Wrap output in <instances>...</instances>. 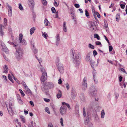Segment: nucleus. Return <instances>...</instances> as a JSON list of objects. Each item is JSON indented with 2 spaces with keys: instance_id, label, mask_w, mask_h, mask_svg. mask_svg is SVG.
<instances>
[{
  "instance_id": "obj_62",
  "label": "nucleus",
  "mask_w": 127,
  "mask_h": 127,
  "mask_svg": "<svg viewBox=\"0 0 127 127\" xmlns=\"http://www.w3.org/2000/svg\"><path fill=\"white\" fill-rule=\"evenodd\" d=\"M66 105L67 107L70 110V109H71L70 107V105L68 103H67V104H66Z\"/></svg>"
},
{
  "instance_id": "obj_21",
  "label": "nucleus",
  "mask_w": 127,
  "mask_h": 127,
  "mask_svg": "<svg viewBox=\"0 0 127 127\" xmlns=\"http://www.w3.org/2000/svg\"><path fill=\"white\" fill-rule=\"evenodd\" d=\"M62 94L61 91L60 90H59L58 93L57 94V98H59L62 96Z\"/></svg>"
},
{
  "instance_id": "obj_27",
  "label": "nucleus",
  "mask_w": 127,
  "mask_h": 127,
  "mask_svg": "<svg viewBox=\"0 0 127 127\" xmlns=\"http://www.w3.org/2000/svg\"><path fill=\"white\" fill-rule=\"evenodd\" d=\"M8 42L10 44L12 45H14L15 46V47H16V48L18 47V45H15L14 44V43L13 42H10L9 41H8Z\"/></svg>"
},
{
  "instance_id": "obj_37",
  "label": "nucleus",
  "mask_w": 127,
  "mask_h": 127,
  "mask_svg": "<svg viewBox=\"0 0 127 127\" xmlns=\"http://www.w3.org/2000/svg\"><path fill=\"white\" fill-rule=\"evenodd\" d=\"M116 17H117L116 18V20L117 21H118L120 18L119 14H117L116 15Z\"/></svg>"
},
{
  "instance_id": "obj_43",
  "label": "nucleus",
  "mask_w": 127,
  "mask_h": 127,
  "mask_svg": "<svg viewBox=\"0 0 127 127\" xmlns=\"http://www.w3.org/2000/svg\"><path fill=\"white\" fill-rule=\"evenodd\" d=\"M63 119L62 118H61L60 119V123L61 124V125L62 126H64V124H63Z\"/></svg>"
},
{
  "instance_id": "obj_5",
  "label": "nucleus",
  "mask_w": 127,
  "mask_h": 127,
  "mask_svg": "<svg viewBox=\"0 0 127 127\" xmlns=\"http://www.w3.org/2000/svg\"><path fill=\"white\" fill-rule=\"evenodd\" d=\"M6 105L8 112L10 114L13 113V105L12 103H9V105H7V104H6Z\"/></svg>"
},
{
  "instance_id": "obj_51",
  "label": "nucleus",
  "mask_w": 127,
  "mask_h": 127,
  "mask_svg": "<svg viewBox=\"0 0 127 127\" xmlns=\"http://www.w3.org/2000/svg\"><path fill=\"white\" fill-rule=\"evenodd\" d=\"M42 3L44 5H46L47 4V1L45 0H42Z\"/></svg>"
},
{
  "instance_id": "obj_35",
  "label": "nucleus",
  "mask_w": 127,
  "mask_h": 127,
  "mask_svg": "<svg viewBox=\"0 0 127 127\" xmlns=\"http://www.w3.org/2000/svg\"><path fill=\"white\" fill-rule=\"evenodd\" d=\"M45 111L47 112L48 114H50V112L49 111V109L48 107H46L45 108Z\"/></svg>"
},
{
  "instance_id": "obj_8",
  "label": "nucleus",
  "mask_w": 127,
  "mask_h": 127,
  "mask_svg": "<svg viewBox=\"0 0 127 127\" xmlns=\"http://www.w3.org/2000/svg\"><path fill=\"white\" fill-rule=\"evenodd\" d=\"M6 5L7 6V8L8 10V15L9 17H11L12 16V9L11 6L10 5L6 3Z\"/></svg>"
},
{
  "instance_id": "obj_18",
  "label": "nucleus",
  "mask_w": 127,
  "mask_h": 127,
  "mask_svg": "<svg viewBox=\"0 0 127 127\" xmlns=\"http://www.w3.org/2000/svg\"><path fill=\"white\" fill-rule=\"evenodd\" d=\"M84 122L85 124L86 125H88L89 122V118L87 117H85Z\"/></svg>"
},
{
  "instance_id": "obj_53",
  "label": "nucleus",
  "mask_w": 127,
  "mask_h": 127,
  "mask_svg": "<svg viewBox=\"0 0 127 127\" xmlns=\"http://www.w3.org/2000/svg\"><path fill=\"white\" fill-rule=\"evenodd\" d=\"M85 15L86 16L88 17L89 16V13L88 12L87 10H86L85 11Z\"/></svg>"
},
{
  "instance_id": "obj_3",
  "label": "nucleus",
  "mask_w": 127,
  "mask_h": 127,
  "mask_svg": "<svg viewBox=\"0 0 127 127\" xmlns=\"http://www.w3.org/2000/svg\"><path fill=\"white\" fill-rule=\"evenodd\" d=\"M41 71L43 73L40 78V80L41 82L44 83L46 81L47 78V74L46 71L44 68L41 69Z\"/></svg>"
},
{
  "instance_id": "obj_46",
  "label": "nucleus",
  "mask_w": 127,
  "mask_h": 127,
  "mask_svg": "<svg viewBox=\"0 0 127 127\" xmlns=\"http://www.w3.org/2000/svg\"><path fill=\"white\" fill-rule=\"evenodd\" d=\"M66 89L67 90H68L69 89V86L68 83H67L65 84Z\"/></svg>"
},
{
  "instance_id": "obj_34",
  "label": "nucleus",
  "mask_w": 127,
  "mask_h": 127,
  "mask_svg": "<svg viewBox=\"0 0 127 127\" xmlns=\"http://www.w3.org/2000/svg\"><path fill=\"white\" fill-rule=\"evenodd\" d=\"M80 99L82 101H85V97L83 95H82L81 96H80Z\"/></svg>"
},
{
  "instance_id": "obj_64",
  "label": "nucleus",
  "mask_w": 127,
  "mask_h": 127,
  "mask_svg": "<svg viewBox=\"0 0 127 127\" xmlns=\"http://www.w3.org/2000/svg\"><path fill=\"white\" fill-rule=\"evenodd\" d=\"M30 103L32 106H34L33 103L32 101H30Z\"/></svg>"
},
{
  "instance_id": "obj_55",
  "label": "nucleus",
  "mask_w": 127,
  "mask_h": 127,
  "mask_svg": "<svg viewBox=\"0 0 127 127\" xmlns=\"http://www.w3.org/2000/svg\"><path fill=\"white\" fill-rule=\"evenodd\" d=\"M7 19L6 18H4V24L5 25L7 24Z\"/></svg>"
},
{
  "instance_id": "obj_54",
  "label": "nucleus",
  "mask_w": 127,
  "mask_h": 127,
  "mask_svg": "<svg viewBox=\"0 0 127 127\" xmlns=\"http://www.w3.org/2000/svg\"><path fill=\"white\" fill-rule=\"evenodd\" d=\"M44 100L46 102H49L50 101V99H49L44 98Z\"/></svg>"
},
{
  "instance_id": "obj_61",
  "label": "nucleus",
  "mask_w": 127,
  "mask_h": 127,
  "mask_svg": "<svg viewBox=\"0 0 127 127\" xmlns=\"http://www.w3.org/2000/svg\"><path fill=\"white\" fill-rule=\"evenodd\" d=\"M120 70L124 72V73H125L126 74H127V72L125 71V69H124V68H121Z\"/></svg>"
},
{
  "instance_id": "obj_6",
  "label": "nucleus",
  "mask_w": 127,
  "mask_h": 127,
  "mask_svg": "<svg viewBox=\"0 0 127 127\" xmlns=\"http://www.w3.org/2000/svg\"><path fill=\"white\" fill-rule=\"evenodd\" d=\"M67 108L64 106H62L60 109V112L61 114L62 115H64L66 114Z\"/></svg>"
},
{
  "instance_id": "obj_58",
  "label": "nucleus",
  "mask_w": 127,
  "mask_h": 127,
  "mask_svg": "<svg viewBox=\"0 0 127 127\" xmlns=\"http://www.w3.org/2000/svg\"><path fill=\"white\" fill-rule=\"evenodd\" d=\"M95 43L97 45H101V43L99 41H97L95 42Z\"/></svg>"
},
{
  "instance_id": "obj_13",
  "label": "nucleus",
  "mask_w": 127,
  "mask_h": 127,
  "mask_svg": "<svg viewBox=\"0 0 127 127\" xmlns=\"http://www.w3.org/2000/svg\"><path fill=\"white\" fill-rule=\"evenodd\" d=\"M45 85L50 89L54 87V84L53 83L49 82H46L45 83Z\"/></svg>"
},
{
  "instance_id": "obj_48",
  "label": "nucleus",
  "mask_w": 127,
  "mask_h": 127,
  "mask_svg": "<svg viewBox=\"0 0 127 127\" xmlns=\"http://www.w3.org/2000/svg\"><path fill=\"white\" fill-rule=\"evenodd\" d=\"M63 29L64 30V32H67V27L66 26H65L64 27H63Z\"/></svg>"
},
{
  "instance_id": "obj_41",
  "label": "nucleus",
  "mask_w": 127,
  "mask_h": 127,
  "mask_svg": "<svg viewBox=\"0 0 127 127\" xmlns=\"http://www.w3.org/2000/svg\"><path fill=\"white\" fill-rule=\"evenodd\" d=\"M19 91L22 95H23V96H24L25 95V94L24 93V92L21 89H19Z\"/></svg>"
},
{
  "instance_id": "obj_49",
  "label": "nucleus",
  "mask_w": 127,
  "mask_h": 127,
  "mask_svg": "<svg viewBox=\"0 0 127 127\" xmlns=\"http://www.w3.org/2000/svg\"><path fill=\"white\" fill-rule=\"evenodd\" d=\"M58 11H57L56 12V13L55 15L54 16V17L55 18H58Z\"/></svg>"
},
{
  "instance_id": "obj_14",
  "label": "nucleus",
  "mask_w": 127,
  "mask_h": 127,
  "mask_svg": "<svg viewBox=\"0 0 127 127\" xmlns=\"http://www.w3.org/2000/svg\"><path fill=\"white\" fill-rule=\"evenodd\" d=\"M89 27L91 28L93 30H94L96 27L95 24L92 22H90Z\"/></svg>"
},
{
  "instance_id": "obj_36",
  "label": "nucleus",
  "mask_w": 127,
  "mask_h": 127,
  "mask_svg": "<svg viewBox=\"0 0 127 127\" xmlns=\"http://www.w3.org/2000/svg\"><path fill=\"white\" fill-rule=\"evenodd\" d=\"M114 95L116 98L118 99V98L119 94L118 93L116 92H115L114 93Z\"/></svg>"
},
{
  "instance_id": "obj_50",
  "label": "nucleus",
  "mask_w": 127,
  "mask_h": 127,
  "mask_svg": "<svg viewBox=\"0 0 127 127\" xmlns=\"http://www.w3.org/2000/svg\"><path fill=\"white\" fill-rule=\"evenodd\" d=\"M93 53L94 56H95L97 54V53L96 51L95 50H94L93 51Z\"/></svg>"
},
{
  "instance_id": "obj_33",
  "label": "nucleus",
  "mask_w": 127,
  "mask_h": 127,
  "mask_svg": "<svg viewBox=\"0 0 127 127\" xmlns=\"http://www.w3.org/2000/svg\"><path fill=\"white\" fill-rule=\"evenodd\" d=\"M94 36V37L95 38H97L98 40H100V37L98 34H95Z\"/></svg>"
},
{
  "instance_id": "obj_45",
  "label": "nucleus",
  "mask_w": 127,
  "mask_h": 127,
  "mask_svg": "<svg viewBox=\"0 0 127 127\" xmlns=\"http://www.w3.org/2000/svg\"><path fill=\"white\" fill-rule=\"evenodd\" d=\"M42 35L43 36H44V37L45 38H47V36H48V35L46 33V32H44L43 33Z\"/></svg>"
},
{
  "instance_id": "obj_42",
  "label": "nucleus",
  "mask_w": 127,
  "mask_h": 127,
  "mask_svg": "<svg viewBox=\"0 0 127 127\" xmlns=\"http://www.w3.org/2000/svg\"><path fill=\"white\" fill-rule=\"evenodd\" d=\"M0 44L2 48L5 46V44L2 41H0Z\"/></svg>"
},
{
  "instance_id": "obj_47",
  "label": "nucleus",
  "mask_w": 127,
  "mask_h": 127,
  "mask_svg": "<svg viewBox=\"0 0 127 127\" xmlns=\"http://www.w3.org/2000/svg\"><path fill=\"white\" fill-rule=\"evenodd\" d=\"M96 72H95V69H94L93 70V77L95 76L96 75Z\"/></svg>"
},
{
  "instance_id": "obj_39",
  "label": "nucleus",
  "mask_w": 127,
  "mask_h": 127,
  "mask_svg": "<svg viewBox=\"0 0 127 127\" xmlns=\"http://www.w3.org/2000/svg\"><path fill=\"white\" fill-rule=\"evenodd\" d=\"M93 77L95 83V84L97 83L98 82V80L96 79V78L95 77V76Z\"/></svg>"
},
{
  "instance_id": "obj_26",
  "label": "nucleus",
  "mask_w": 127,
  "mask_h": 127,
  "mask_svg": "<svg viewBox=\"0 0 127 127\" xmlns=\"http://www.w3.org/2000/svg\"><path fill=\"white\" fill-rule=\"evenodd\" d=\"M19 96V98L18 99V100L19 102L21 104H23V102L22 100H21V97L19 95H18Z\"/></svg>"
},
{
  "instance_id": "obj_12",
  "label": "nucleus",
  "mask_w": 127,
  "mask_h": 127,
  "mask_svg": "<svg viewBox=\"0 0 127 127\" xmlns=\"http://www.w3.org/2000/svg\"><path fill=\"white\" fill-rule=\"evenodd\" d=\"M91 53H89L87 55L85 60L87 62H89L91 61L92 58L90 57Z\"/></svg>"
},
{
  "instance_id": "obj_31",
  "label": "nucleus",
  "mask_w": 127,
  "mask_h": 127,
  "mask_svg": "<svg viewBox=\"0 0 127 127\" xmlns=\"http://www.w3.org/2000/svg\"><path fill=\"white\" fill-rule=\"evenodd\" d=\"M90 62V64L91 65L92 67L93 68H94V64L95 63V61L92 60Z\"/></svg>"
},
{
  "instance_id": "obj_32",
  "label": "nucleus",
  "mask_w": 127,
  "mask_h": 127,
  "mask_svg": "<svg viewBox=\"0 0 127 127\" xmlns=\"http://www.w3.org/2000/svg\"><path fill=\"white\" fill-rule=\"evenodd\" d=\"M19 9L21 10H23V6H22L21 4L19 3Z\"/></svg>"
},
{
  "instance_id": "obj_19",
  "label": "nucleus",
  "mask_w": 127,
  "mask_h": 127,
  "mask_svg": "<svg viewBox=\"0 0 127 127\" xmlns=\"http://www.w3.org/2000/svg\"><path fill=\"white\" fill-rule=\"evenodd\" d=\"M32 45H33V48H32V50L33 53L34 54H35L37 53V50L34 47V44L33 43L32 44Z\"/></svg>"
},
{
  "instance_id": "obj_10",
  "label": "nucleus",
  "mask_w": 127,
  "mask_h": 127,
  "mask_svg": "<svg viewBox=\"0 0 127 127\" xmlns=\"http://www.w3.org/2000/svg\"><path fill=\"white\" fill-rule=\"evenodd\" d=\"M23 35L22 33L20 34L19 37V40L20 41V43H22L24 45H25L27 44V42L25 40H22L23 38Z\"/></svg>"
},
{
  "instance_id": "obj_52",
  "label": "nucleus",
  "mask_w": 127,
  "mask_h": 127,
  "mask_svg": "<svg viewBox=\"0 0 127 127\" xmlns=\"http://www.w3.org/2000/svg\"><path fill=\"white\" fill-rule=\"evenodd\" d=\"M109 52H111L112 51V50L113 49V48L112 46H109Z\"/></svg>"
},
{
  "instance_id": "obj_7",
  "label": "nucleus",
  "mask_w": 127,
  "mask_h": 127,
  "mask_svg": "<svg viewBox=\"0 0 127 127\" xmlns=\"http://www.w3.org/2000/svg\"><path fill=\"white\" fill-rule=\"evenodd\" d=\"M90 94L93 96H95L97 93V90L94 86L90 87Z\"/></svg>"
},
{
  "instance_id": "obj_30",
  "label": "nucleus",
  "mask_w": 127,
  "mask_h": 127,
  "mask_svg": "<svg viewBox=\"0 0 127 127\" xmlns=\"http://www.w3.org/2000/svg\"><path fill=\"white\" fill-rule=\"evenodd\" d=\"M8 79L11 82H12L13 83V80L12 79V77H11V75H10V74H9L8 75Z\"/></svg>"
},
{
  "instance_id": "obj_20",
  "label": "nucleus",
  "mask_w": 127,
  "mask_h": 127,
  "mask_svg": "<svg viewBox=\"0 0 127 127\" xmlns=\"http://www.w3.org/2000/svg\"><path fill=\"white\" fill-rule=\"evenodd\" d=\"M44 24L45 25L47 26H49L50 25V23L47 20V19L45 18L44 21Z\"/></svg>"
},
{
  "instance_id": "obj_2",
  "label": "nucleus",
  "mask_w": 127,
  "mask_h": 127,
  "mask_svg": "<svg viewBox=\"0 0 127 127\" xmlns=\"http://www.w3.org/2000/svg\"><path fill=\"white\" fill-rule=\"evenodd\" d=\"M18 48H15L16 49L15 56L17 60L19 61L22 59L23 57V51L20 48L17 49Z\"/></svg>"
},
{
  "instance_id": "obj_16",
  "label": "nucleus",
  "mask_w": 127,
  "mask_h": 127,
  "mask_svg": "<svg viewBox=\"0 0 127 127\" xmlns=\"http://www.w3.org/2000/svg\"><path fill=\"white\" fill-rule=\"evenodd\" d=\"M56 45L58 46L59 43L60 38L59 34H57L56 36Z\"/></svg>"
},
{
  "instance_id": "obj_22",
  "label": "nucleus",
  "mask_w": 127,
  "mask_h": 127,
  "mask_svg": "<svg viewBox=\"0 0 127 127\" xmlns=\"http://www.w3.org/2000/svg\"><path fill=\"white\" fill-rule=\"evenodd\" d=\"M93 15L95 18H96V16L98 17V18H100V15L97 12H96L95 14H94V15Z\"/></svg>"
},
{
  "instance_id": "obj_28",
  "label": "nucleus",
  "mask_w": 127,
  "mask_h": 127,
  "mask_svg": "<svg viewBox=\"0 0 127 127\" xmlns=\"http://www.w3.org/2000/svg\"><path fill=\"white\" fill-rule=\"evenodd\" d=\"M20 117L21 119L22 122L24 123H25V117L22 115L20 116Z\"/></svg>"
},
{
  "instance_id": "obj_57",
  "label": "nucleus",
  "mask_w": 127,
  "mask_h": 127,
  "mask_svg": "<svg viewBox=\"0 0 127 127\" xmlns=\"http://www.w3.org/2000/svg\"><path fill=\"white\" fill-rule=\"evenodd\" d=\"M53 125L52 123H49L48 124V127H53Z\"/></svg>"
},
{
  "instance_id": "obj_29",
  "label": "nucleus",
  "mask_w": 127,
  "mask_h": 127,
  "mask_svg": "<svg viewBox=\"0 0 127 127\" xmlns=\"http://www.w3.org/2000/svg\"><path fill=\"white\" fill-rule=\"evenodd\" d=\"M0 34L1 36H2L4 34V32L2 29V25H0Z\"/></svg>"
},
{
  "instance_id": "obj_56",
  "label": "nucleus",
  "mask_w": 127,
  "mask_h": 127,
  "mask_svg": "<svg viewBox=\"0 0 127 127\" xmlns=\"http://www.w3.org/2000/svg\"><path fill=\"white\" fill-rule=\"evenodd\" d=\"M77 8H79L80 7V5L78 4H75L74 5Z\"/></svg>"
},
{
  "instance_id": "obj_60",
  "label": "nucleus",
  "mask_w": 127,
  "mask_h": 127,
  "mask_svg": "<svg viewBox=\"0 0 127 127\" xmlns=\"http://www.w3.org/2000/svg\"><path fill=\"white\" fill-rule=\"evenodd\" d=\"M121 8L122 9H124L125 7V5L124 4H121L120 5Z\"/></svg>"
},
{
  "instance_id": "obj_4",
  "label": "nucleus",
  "mask_w": 127,
  "mask_h": 127,
  "mask_svg": "<svg viewBox=\"0 0 127 127\" xmlns=\"http://www.w3.org/2000/svg\"><path fill=\"white\" fill-rule=\"evenodd\" d=\"M56 65L58 69L61 73H63L64 71V68L63 65L60 62L56 63Z\"/></svg>"
},
{
  "instance_id": "obj_44",
  "label": "nucleus",
  "mask_w": 127,
  "mask_h": 127,
  "mask_svg": "<svg viewBox=\"0 0 127 127\" xmlns=\"http://www.w3.org/2000/svg\"><path fill=\"white\" fill-rule=\"evenodd\" d=\"M89 48H91L92 49H94V48L95 47L94 46L92 45L91 44H89Z\"/></svg>"
},
{
  "instance_id": "obj_23",
  "label": "nucleus",
  "mask_w": 127,
  "mask_h": 127,
  "mask_svg": "<svg viewBox=\"0 0 127 127\" xmlns=\"http://www.w3.org/2000/svg\"><path fill=\"white\" fill-rule=\"evenodd\" d=\"M101 117L102 118H103L104 117L105 112L104 110L103 109L101 111Z\"/></svg>"
},
{
  "instance_id": "obj_40",
  "label": "nucleus",
  "mask_w": 127,
  "mask_h": 127,
  "mask_svg": "<svg viewBox=\"0 0 127 127\" xmlns=\"http://www.w3.org/2000/svg\"><path fill=\"white\" fill-rule=\"evenodd\" d=\"M12 75L13 76V78L15 80L16 82L17 83H18L19 84H20L19 83V80L16 78L14 76L13 74H12Z\"/></svg>"
},
{
  "instance_id": "obj_25",
  "label": "nucleus",
  "mask_w": 127,
  "mask_h": 127,
  "mask_svg": "<svg viewBox=\"0 0 127 127\" xmlns=\"http://www.w3.org/2000/svg\"><path fill=\"white\" fill-rule=\"evenodd\" d=\"M3 51H4L5 53H8V51L6 46L2 48Z\"/></svg>"
},
{
  "instance_id": "obj_24",
  "label": "nucleus",
  "mask_w": 127,
  "mask_h": 127,
  "mask_svg": "<svg viewBox=\"0 0 127 127\" xmlns=\"http://www.w3.org/2000/svg\"><path fill=\"white\" fill-rule=\"evenodd\" d=\"M35 28L34 27H33L30 29V34L32 35L34 32Z\"/></svg>"
},
{
  "instance_id": "obj_17",
  "label": "nucleus",
  "mask_w": 127,
  "mask_h": 127,
  "mask_svg": "<svg viewBox=\"0 0 127 127\" xmlns=\"http://www.w3.org/2000/svg\"><path fill=\"white\" fill-rule=\"evenodd\" d=\"M8 69L6 65H5L3 66V72L5 73H8Z\"/></svg>"
},
{
  "instance_id": "obj_59",
  "label": "nucleus",
  "mask_w": 127,
  "mask_h": 127,
  "mask_svg": "<svg viewBox=\"0 0 127 127\" xmlns=\"http://www.w3.org/2000/svg\"><path fill=\"white\" fill-rule=\"evenodd\" d=\"M62 82L61 79L60 78L58 80V83L59 84H61L62 83Z\"/></svg>"
},
{
  "instance_id": "obj_11",
  "label": "nucleus",
  "mask_w": 127,
  "mask_h": 127,
  "mask_svg": "<svg viewBox=\"0 0 127 127\" xmlns=\"http://www.w3.org/2000/svg\"><path fill=\"white\" fill-rule=\"evenodd\" d=\"M77 95L76 93L75 90L72 88L71 90V96L72 99H74L75 98L76 96Z\"/></svg>"
},
{
  "instance_id": "obj_38",
  "label": "nucleus",
  "mask_w": 127,
  "mask_h": 127,
  "mask_svg": "<svg viewBox=\"0 0 127 127\" xmlns=\"http://www.w3.org/2000/svg\"><path fill=\"white\" fill-rule=\"evenodd\" d=\"M51 10L52 13H55L56 12V10L55 8L54 7H53L51 9Z\"/></svg>"
},
{
  "instance_id": "obj_63",
  "label": "nucleus",
  "mask_w": 127,
  "mask_h": 127,
  "mask_svg": "<svg viewBox=\"0 0 127 127\" xmlns=\"http://www.w3.org/2000/svg\"><path fill=\"white\" fill-rule=\"evenodd\" d=\"M26 90L28 93L29 94L31 93V91L29 88H28L27 90Z\"/></svg>"
},
{
  "instance_id": "obj_15",
  "label": "nucleus",
  "mask_w": 127,
  "mask_h": 127,
  "mask_svg": "<svg viewBox=\"0 0 127 127\" xmlns=\"http://www.w3.org/2000/svg\"><path fill=\"white\" fill-rule=\"evenodd\" d=\"M28 3L30 7H33L34 4L33 0H28Z\"/></svg>"
},
{
  "instance_id": "obj_9",
  "label": "nucleus",
  "mask_w": 127,
  "mask_h": 127,
  "mask_svg": "<svg viewBox=\"0 0 127 127\" xmlns=\"http://www.w3.org/2000/svg\"><path fill=\"white\" fill-rule=\"evenodd\" d=\"M87 78L85 77L83 78L82 85V89L83 90H85L87 88Z\"/></svg>"
},
{
  "instance_id": "obj_1",
  "label": "nucleus",
  "mask_w": 127,
  "mask_h": 127,
  "mask_svg": "<svg viewBox=\"0 0 127 127\" xmlns=\"http://www.w3.org/2000/svg\"><path fill=\"white\" fill-rule=\"evenodd\" d=\"M70 56L72 57L74 63L77 65H79L81 59L80 53L78 52L76 54L75 50L72 49L70 51Z\"/></svg>"
}]
</instances>
